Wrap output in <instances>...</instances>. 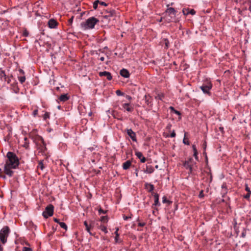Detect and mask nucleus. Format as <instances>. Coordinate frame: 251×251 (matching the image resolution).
I'll list each match as a JSON object with an SVG mask.
<instances>
[{"label": "nucleus", "mask_w": 251, "mask_h": 251, "mask_svg": "<svg viewBox=\"0 0 251 251\" xmlns=\"http://www.w3.org/2000/svg\"><path fill=\"white\" fill-rule=\"evenodd\" d=\"M7 159L4 167V172L9 176H12L13 174V169H16L19 165L20 162L18 157L15 153L9 151L7 153Z\"/></svg>", "instance_id": "obj_1"}, {"label": "nucleus", "mask_w": 251, "mask_h": 251, "mask_svg": "<svg viewBox=\"0 0 251 251\" xmlns=\"http://www.w3.org/2000/svg\"><path fill=\"white\" fill-rule=\"evenodd\" d=\"M99 22L97 18L92 17L88 18L86 21L80 24V27L83 30L90 29L94 28L96 24Z\"/></svg>", "instance_id": "obj_2"}, {"label": "nucleus", "mask_w": 251, "mask_h": 251, "mask_svg": "<svg viewBox=\"0 0 251 251\" xmlns=\"http://www.w3.org/2000/svg\"><path fill=\"white\" fill-rule=\"evenodd\" d=\"M176 13V12L174 8H168L166 11V16H165L164 19L168 23L173 22L175 19Z\"/></svg>", "instance_id": "obj_3"}, {"label": "nucleus", "mask_w": 251, "mask_h": 251, "mask_svg": "<svg viewBox=\"0 0 251 251\" xmlns=\"http://www.w3.org/2000/svg\"><path fill=\"white\" fill-rule=\"evenodd\" d=\"M9 234V228L8 226H4L0 231V241L4 244Z\"/></svg>", "instance_id": "obj_4"}, {"label": "nucleus", "mask_w": 251, "mask_h": 251, "mask_svg": "<svg viewBox=\"0 0 251 251\" xmlns=\"http://www.w3.org/2000/svg\"><path fill=\"white\" fill-rule=\"evenodd\" d=\"M54 207L52 204L48 205L45 210L43 212V216L45 218H48L49 217L52 216L53 214Z\"/></svg>", "instance_id": "obj_5"}, {"label": "nucleus", "mask_w": 251, "mask_h": 251, "mask_svg": "<svg viewBox=\"0 0 251 251\" xmlns=\"http://www.w3.org/2000/svg\"><path fill=\"white\" fill-rule=\"evenodd\" d=\"M195 164L196 163L194 162L193 159L192 158H190L188 160L184 162L183 166L185 169L189 170L190 173H192L193 172V167Z\"/></svg>", "instance_id": "obj_6"}, {"label": "nucleus", "mask_w": 251, "mask_h": 251, "mask_svg": "<svg viewBox=\"0 0 251 251\" xmlns=\"http://www.w3.org/2000/svg\"><path fill=\"white\" fill-rule=\"evenodd\" d=\"M212 85L209 81H207L203 83V85L200 87L201 89L205 94H209L210 90L212 88Z\"/></svg>", "instance_id": "obj_7"}, {"label": "nucleus", "mask_w": 251, "mask_h": 251, "mask_svg": "<svg viewBox=\"0 0 251 251\" xmlns=\"http://www.w3.org/2000/svg\"><path fill=\"white\" fill-rule=\"evenodd\" d=\"M100 76H105L108 80H111L112 79V76L110 73L106 71L100 72L99 73Z\"/></svg>", "instance_id": "obj_8"}, {"label": "nucleus", "mask_w": 251, "mask_h": 251, "mask_svg": "<svg viewBox=\"0 0 251 251\" xmlns=\"http://www.w3.org/2000/svg\"><path fill=\"white\" fill-rule=\"evenodd\" d=\"M126 133L133 141L136 142L137 141L136 134L131 129H127Z\"/></svg>", "instance_id": "obj_9"}, {"label": "nucleus", "mask_w": 251, "mask_h": 251, "mask_svg": "<svg viewBox=\"0 0 251 251\" xmlns=\"http://www.w3.org/2000/svg\"><path fill=\"white\" fill-rule=\"evenodd\" d=\"M123 108L128 112H132L133 110V107L131 106L129 103H125L122 104Z\"/></svg>", "instance_id": "obj_10"}, {"label": "nucleus", "mask_w": 251, "mask_h": 251, "mask_svg": "<svg viewBox=\"0 0 251 251\" xmlns=\"http://www.w3.org/2000/svg\"><path fill=\"white\" fill-rule=\"evenodd\" d=\"M135 155L138 158L140 159V161L141 162L144 163L146 161V158L143 156V154L141 152L136 151L135 152Z\"/></svg>", "instance_id": "obj_11"}, {"label": "nucleus", "mask_w": 251, "mask_h": 251, "mask_svg": "<svg viewBox=\"0 0 251 251\" xmlns=\"http://www.w3.org/2000/svg\"><path fill=\"white\" fill-rule=\"evenodd\" d=\"M120 75L125 78H128L129 76V73L128 71L125 69H123L121 70Z\"/></svg>", "instance_id": "obj_12"}, {"label": "nucleus", "mask_w": 251, "mask_h": 251, "mask_svg": "<svg viewBox=\"0 0 251 251\" xmlns=\"http://www.w3.org/2000/svg\"><path fill=\"white\" fill-rule=\"evenodd\" d=\"M48 25L50 28H54L57 25V22L54 19H50L48 22Z\"/></svg>", "instance_id": "obj_13"}, {"label": "nucleus", "mask_w": 251, "mask_h": 251, "mask_svg": "<svg viewBox=\"0 0 251 251\" xmlns=\"http://www.w3.org/2000/svg\"><path fill=\"white\" fill-rule=\"evenodd\" d=\"M183 13L184 15H188L189 14L191 15H194L196 13L194 9H186L183 10Z\"/></svg>", "instance_id": "obj_14"}, {"label": "nucleus", "mask_w": 251, "mask_h": 251, "mask_svg": "<svg viewBox=\"0 0 251 251\" xmlns=\"http://www.w3.org/2000/svg\"><path fill=\"white\" fill-rule=\"evenodd\" d=\"M0 78L1 80L6 81V75L5 72L0 69Z\"/></svg>", "instance_id": "obj_15"}, {"label": "nucleus", "mask_w": 251, "mask_h": 251, "mask_svg": "<svg viewBox=\"0 0 251 251\" xmlns=\"http://www.w3.org/2000/svg\"><path fill=\"white\" fill-rule=\"evenodd\" d=\"M115 14V11L114 10H110L107 12V14L104 16V17L108 18L110 17H113Z\"/></svg>", "instance_id": "obj_16"}, {"label": "nucleus", "mask_w": 251, "mask_h": 251, "mask_svg": "<svg viewBox=\"0 0 251 251\" xmlns=\"http://www.w3.org/2000/svg\"><path fill=\"white\" fill-rule=\"evenodd\" d=\"M69 96H68V95L67 94H63V95H61L60 97H59V100L61 101H67V100H69Z\"/></svg>", "instance_id": "obj_17"}, {"label": "nucleus", "mask_w": 251, "mask_h": 251, "mask_svg": "<svg viewBox=\"0 0 251 251\" xmlns=\"http://www.w3.org/2000/svg\"><path fill=\"white\" fill-rule=\"evenodd\" d=\"M153 171L154 169L151 165H147L146 167V169L145 171V172L146 173L151 174L153 173Z\"/></svg>", "instance_id": "obj_18"}, {"label": "nucleus", "mask_w": 251, "mask_h": 251, "mask_svg": "<svg viewBox=\"0 0 251 251\" xmlns=\"http://www.w3.org/2000/svg\"><path fill=\"white\" fill-rule=\"evenodd\" d=\"M131 165V162L129 160H127L123 163V168L124 170H127L128 169Z\"/></svg>", "instance_id": "obj_19"}, {"label": "nucleus", "mask_w": 251, "mask_h": 251, "mask_svg": "<svg viewBox=\"0 0 251 251\" xmlns=\"http://www.w3.org/2000/svg\"><path fill=\"white\" fill-rule=\"evenodd\" d=\"M154 205H160V203L159 202V195L158 194H155L154 195Z\"/></svg>", "instance_id": "obj_20"}, {"label": "nucleus", "mask_w": 251, "mask_h": 251, "mask_svg": "<svg viewBox=\"0 0 251 251\" xmlns=\"http://www.w3.org/2000/svg\"><path fill=\"white\" fill-rule=\"evenodd\" d=\"M118 230H119V228L117 227L116 228V231L115 232V234L116 235V236L115 237V241L116 243L120 242V241H119V234L118 233Z\"/></svg>", "instance_id": "obj_21"}, {"label": "nucleus", "mask_w": 251, "mask_h": 251, "mask_svg": "<svg viewBox=\"0 0 251 251\" xmlns=\"http://www.w3.org/2000/svg\"><path fill=\"white\" fill-rule=\"evenodd\" d=\"M246 190L247 191H248L247 192V194H246L245 196H244V198L246 199H249V198L250 197V195L251 194V191H250V188L248 187H246Z\"/></svg>", "instance_id": "obj_22"}, {"label": "nucleus", "mask_w": 251, "mask_h": 251, "mask_svg": "<svg viewBox=\"0 0 251 251\" xmlns=\"http://www.w3.org/2000/svg\"><path fill=\"white\" fill-rule=\"evenodd\" d=\"M25 143L23 144V146L25 149H27L29 147V142L28 141L27 138L26 137L24 138Z\"/></svg>", "instance_id": "obj_23"}, {"label": "nucleus", "mask_w": 251, "mask_h": 251, "mask_svg": "<svg viewBox=\"0 0 251 251\" xmlns=\"http://www.w3.org/2000/svg\"><path fill=\"white\" fill-rule=\"evenodd\" d=\"M84 224L85 226L86 230L91 234V233L90 232V228H91L90 226L88 225V224H87L86 221H85L84 222Z\"/></svg>", "instance_id": "obj_24"}, {"label": "nucleus", "mask_w": 251, "mask_h": 251, "mask_svg": "<svg viewBox=\"0 0 251 251\" xmlns=\"http://www.w3.org/2000/svg\"><path fill=\"white\" fill-rule=\"evenodd\" d=\"M162 202L163 203H167L168 204L172 203V201L168 200L165 196L162 198Z\"/></svg>", "instance_id": "obj_25"}, {"label": "nucleus", "mask_w": 251, "mask_h": 251, "mask_svg": "<svg viewBox=\"0 0 251 251\" xmlns=\"http://www.w3.org/2000/svg\"><path fill=\"white\" fill-rule=\"evenodd\" d=\"M38 167L41 170H43L44 169V164H43V162L42 160L39 161Z\"/></svg>", "instance_id": "obj_26"}, {"label": "nucleus", "mask_w": 251, "mask_h": 251, "mask_svg": "<svg viewBox=\"0 0 251 251\" xmlns=\"http://www.w3.org/2000/svg\"><path fill=\"white\" fill-rule=\"evenodd\" d=\"M60 226L65 230L67 229V226L66 224L64 222L59 223Z\"/></svg>", "instance_id": "obj_27"}, {"label": "nucleus", "mask_w": 251, "mask_h": 251, "mask_svg": "<svg viewBox=\"0 0 251 251\" xmlns=\"http://www.w3.org/2000/svg\"><path fill=\"white\" fill-rule=\"evenodd\" d=\"M18 80L21 83H23L25 80V76H18Z\"/></svg>", "instance_id": "obj_28"}, {"label": "nucleus", "mask_w": 251, "mask_h": 251, "mask_svg": "<svg viewBox=\"0 0 251 251\" xmlns=\"http://www.w3.org/2000/svg\"><path fill=\"white\" fill-rule=\"evenodd\" d=\"M100 221L102 222H107L108 221V218L106 216H101Z\"/></svg>", "instance_id": "obj_29"}, {"label": "nucleus", "mask_w": 251, "mask_h": 251, "mask_svg": "<svg viewBox=\"0 0 251 251\" xmlns=\"http://www.w3.org/2000/svg\"><path fill=\"white\" fill-rule=\"evenodd\" d=\"M50 118V113L46 112L43 115V119L44 120H46L47 119Z\"/></svg>", "instance_id": "obj_30"}, {"label": "nucleus", "mask_w": 251, "mask_h": 251, "mask_svg": "<svg viewBox=\"0 0 251 251\" xmlns=\"http://www.w3.org/2000/svg\"><path fill=\"white\" fill-rule=\"evenodd\" d=\"M100 229L102 231H103L104 233H107V228L106 227V226H102L101 225L100 226Z\"/></svg>", "instance_id": "obj_31"}, {"label": "nucleus", "mask_w": 251, "mask_h": 251, "mask_svg": "<svg viewBox=\"0 0 251 251\" xmlns=\"http://www.w3.org/2000/svg\"><path fill=\"white\" fill-rule=\"evenodd\" d=\"M98 2H100V1L99 0H96L94 3H93V8L95 9H96L98 7Z\"/></svg>", "instance_id": "obj_32"}, {"label": "nucleus", "mask_w": 251, "mask_h": 251, "mask_svg": "<svg viewBox=\"0 0 251 251\" xmlns=\"http://www.w3.org/2000/svg\"><path fill=\"white\" fill-rule=\"evenodd\" d=\"M154 190V186L152 184H149L148 190L149 192H152Z\"/></svg>", "instance_id": "obj_33"}, {"label": "nucleus", "mask_w": 251, "mask_h": 251, "mask_svg": "<svg viewBox=\"0 0 251 251\" xmlns=\"http://www.w3.org/2000/svg\"><path fill=\"white\" fill-rule=\"evenodd\" d=\"M170 109L172 111H173L174 112V113H176V114H177L178 115H180V113L178 111H177V110H175L174 107L171 106V107H170Z\"/></svg>", "instance_id": "obj_34"}, {"label": "nucleus", "mask_w": 251, "mask_h": 251, "mask_svg": "<svg viewBox=\"0 0 251 251\" xmlns=\"http://www.w3.org/2000/svg\"><path fill=\"white\" fill-rule=\"evenodd\" d=\"M164 43H165L166 47L167 48H168L169 47V42L168 40L167 39H164Z\"/></svg>", "instance_id": "obj_35"}, {"label": "nucleus", "mask_w": 251, "mask_h": 251, "mask_svg": "<svg viewBox=\"0 0 251 251\" xmlns=\"http://www.w3.org/2000/svg\"><path fill=\"white\" fill-rule=\"evenodd\" d=\"M183 142L184 144H186V145H189V142L188 140H187L185 138V136H184V138L183 140Z\"/></svg>", "instance_id": "obj_36"}, {"label": "nucleus", "mask_w": 251, "mask_h": 251, "mask_svg": "<svg viewBox=\"0 0 251 251\" xmlns=\"http://www.w3.org/2000/svg\"><path fill=\"white\" fill-rule=\"evenodd\" d=\"M116 94L117 96H122L123 95V93H122L120 90H118L116 91Z\"/></svg>", "instance_id": "obj_37"}, {"label": "nucleus", "mask_w": 251, "mask_h": 251, "mask_svg": "<svg viewBox=\"0 0 251 251\" xmlns=\"http://www.w3.org/2000/svg\"><path fill=\"white\" fill-rule=\"evenodd\" d=\"M23 251H32L31 249L28 247H24L23 249Z\"/></svg>", "instance_id": "obj_38"}, {"label": "nucleus", "mask_w": 251, "mask_h": 251, "mask_svg": "<svg viewBox=\"0 0 251 251\" xmlns=\"http://www.w3.org/2000/svg\"><path fill=\"white\" fill-rule=\"evenodd\" d=\"M144 98H145V100L146 102L147 103V104H149V97H148L147 96L145 95Z\"/></svg>", "instance_id": "obj_39"}, {"label": "nucleus", "mask_w": 251, "mask_h": 251, "mask_svg": "<svg viewBox=\"0 0 251 251\" xmlns=\"http://www.w3.org/2000/svg\"><path fill=\"white\" fill-rule=\"evenodd\" d=\"M99 3L101 5H103V6H107V4L105 2H103V1H100V2H98V4Z\"/></svg>", "instance_id": "obj_40"}, {"label": "nucleus", "mask_w": 251, "mask_h": 251, "mask_svg": "<svg viewBox=\"0 0 251 251\" xmlns=\"http://www.w3.org/2000/svg\"><path fill=\"white\" fill-rule=\"evenodd\" d=\"M74 16H72L68 21L70 24H72L73 21Z\"/></svg>", "instance_id": "obj_41"}, {"label": "nucleus", "mask_w": 251, "mask_h": 251, "mask_svg": "<svg viewBox=\"0 0 251 251\" xmlns=\"http://www.w3.org/2000/svg\"><path fill=\"white\" fill-rule=\"evenodd\" d=\"M38 114V110L37 109H35L33 111V115L34 116H35L37 115Z\"/></svg>", "instance_id": "obj_42"}, {"label": "nucleus", "mask_w": 251, "mask_h": 251, "mask_svg": "<svg viewBox=\"0 0 251 251\" xmlns=\"http://www.w3.org/2000/svg\"><path fill=\"white\" fill-rule=\"evenodd\" d=\"M176 136V133L175 132V130H173L172 133L171 134L170 137H175Z\"/></svg>", "instance_id": "obj_43"}, {"label": "nucleus", "mask_w": 251, "mask_h": 251, "mask_svg": "<svg viewBox=\"0 0 251 251\" xmlns=\"http://www.w3.org/2000/svg\"><path fill=\"white\" fill-rule=\"evenodd\" d=\"M194 156L196 160L198 159V152H194Z\"/></svg>", "instance_id": "obj_44"}, {"label": "nucleus", "mask_w": 251, "mask_h": 251, "mask_svg": "<svg viewBox=\"0 0 251 251\" xmlns=\"http://www.w3.org/2000/svg\"><path fill=\"white\" fill-rule=\"evenodd\" d=\"M40 140H41V142L43 143V146H44V148H45V149H46V145H45V143H44V141L43 139L42 138H41H41H40Z\"/></svg>", "instance_id": "obj_45"}, {"label": "nucleus", "mask_w": 251, "mask_h": 251, "mask_svg": "<svg viewBox=\"0 0 251 251\" xmlns=\"http://www.w3.org/2000/svg\"><path fill=\"white\" fill-rule=\"evenodd\" d=\"M192 148H193V150L194 152H198L197 150V149H196V146L195 145H193L192 146Z\"/></svg>", "instance_id": "obj_46"}, {"label": "nucleus", "mask_w": 251, "mask_h": 251, "mask_svg": "<svg viewBox=\"0 0 251 251\" xmlns=\"http://www.w3.org/2000/svg\"><path fill=\"white\" fill-rule=\"evenodd\" d=\"M2 170L0 168V177L5 178V176H4L2 175Z\"/></svg>", "instance_id": "obj_47"}, {"label": "nucleus", "mask_w": 251, "mask_h": 251, "mask_svg": "<svg viewBox=\"0 0 251 251\" xmlns=\"http://www.w3.org/2000/svg\"><path fill=\"white\" fill-rule=\"evenodd\" d=\"M203 197V191H201L199 194V197L202 198Z\"/></svg>", "instance_id": "obj_48"}, {"label": "nucleus", "mask_w": 251, "mask_h": 251, "mask_svg": "<svg viewBox=\"0 0 251 251\" xmlns=\"http://www.w3.org/2000/svg\"><path fill=\"white\" fill-rule=\"evenodd\" d=\"M99 212L100 214H101V213H105V212L102 209H101V208H100L99 210Z\"/></svg>", "instance_id": "obj_49"}, {"label": "nucleus", "mask_w": 251, "mask_h": 251, "mask_svg": "<svg viewBox=\"0 0 251 251\" xmlns=\"http://www.w3.org/2000/svg\"><path fill=\"white\" fill-rule=\"evenodd\" d=\"M54 221L59 224V223H61L59 222V220L57 218H54Z\"/></svg>", "instance_id": "obj_50"}, {"label": "nucleus", "mask_w": 251, "mask_h": 251, "mask_svg": "<svg viewBox=\"0 0 251 251\" xmlns=\"http://www.w3.org/2000/svg\"><path fill=\"white\" fill-rule=\"evenodd\" d=\"M126 98L129 100H131V97L129 95H126Z\"/></svg>", "instance_id": "obj_51"}, {"label": "nucleus", "mask_w": 251, "mask_h": 251, "mask_svg": "<svg viewBox=\"0 0 251 251\" xmlns=\"http://www.w3.org/2000/svg\"><path fill=\"white\" fill-rule=\"evenodd\" d=\"M99 59L101 61H103L104 60V56H100Z\"/></svg>", "instance_id": "obj_52"}, {"label": "nucleus", "mask_w": 251, "mask_h": 251, "mask_svg": "<svg viewBox=\"0 0 251 251\" xmlns=\"http://www.w3.org/2000/svg\"><path fill=\"white\" fill-rule=\"evenodd\" d=\"M19 71V72L20 73H21L22 74H24V71L23 70L20 69Z\"/></svg>", "instance_id": "obj_53"}, {"label": "nucleus", "mask_w": 251, "mask_h": 251, "mask_svg": "<svg viewBox=\"0 0 251 251\" xmlns=\"http://www.w3.org/2000/svg\"><path fill=\"white\" fill-rule=\"evenodd\" d=\"M139 225L141 226H143L145 225L144 223H139Z\"/></svg>", "instance_id": "obj_54"}, {"label": "nucleus", "mask_w": 251, "mask_h": 251, "mask_svg": "<svg viewBox=\"0 0 251 251\" xmlns=\"http://www.w3.org/2000/svg\"><path fill=\"white\" fill-rule=\"evenodd\" d=\"M171 127V125H168V126H167V128L168 129H170Z\"/></svg>", "instance_id": "obj_55"}, {"label": "nucleus", "mask_w": 251, "mask_h": 251, "mask_svg": "<svg viewBox=\"0 0 251 251\" xmlns=\"http://www.w3.org/2000/svg\"><path fill=\"white\" fill-rule=\"evenodd\" d=\"M128 219V217L127 216H124V219L125 220H127Z\"/></svg>", "instance_id": "obj_56"}, {"label": "nucleus", "mask_w": 251, "mask_h": 251, "mask_svg": "<svg viewBox=\"0 0 251 251\" xmlns=\"http://www.w3.org/2000/svg\"><path fill=\"white\" fill-rule=\"evenodd\" d=\"M203 148H204V149H205L206 147V143H205V142L203 144Z\"/></svg>", "instance_id": "obj_57"}, {"label": "nucleus", "mask_w": 251, "mask_h": 251, "mask_svg": "<svg viewBox=\"0 0 251 251\" xmlns=\"http://www.w3.org/2000/svg\"><path fill=\"white\" fill-rule=\"evenodd\" d=\"M24 35L25 36H28V33H27L26 32H25L24 33Z\"/></svg>", "instance_id": "obj_58"}, {"label": "nucleus", "mask_w": 251, "mask_h": 251, "mask_svg": "<svg viewBox=\"0 0 251 251\" xmlns=\"http://www.w3.org/2000/svg\"><path fill=\"white\" fill-rule=\"evenodd\" d=\"M6 81H7V83H9L10 82V79H6Z\"/></svg>", "instance_id": "obj_59"}, {"label": "nucleus", "mask_w": 251, "mask_h": 251, "mask_svg": "<svg viewBox=\"0 0 251 251\" xmlns=\"http://www.w3.org/2000/svg\"><path fill=\"white\" fill-rule=\"evenodd\" d=\"M0 251H3V248L2 246L0 245Z\"/></svg>", "instance_id": "obj_60"}, {"label": "nucleus", "mask_w": 251, "mask_h": 251, "mask_svg": "<svg viewBox=\"0 0 251 251\" xmlns=\"http://www.w3.org/2000/svg\"><path fill=\"white\" fill-rule=\"evenodd\" d=\"M249 10L251 12V4L249 6Z\"/></svg>", "instance_id": "obj_61"}, {"label": "nucleus", "mask_w": 251, "mask_h": 251, "mask_svg": "<svg viewBox=\"0 0 251 251\" xmlns=\"http://www.w3.org/2000/svg\"><path fill=\"white\" fill-rule=\"evenodd\" d=\"M136 176H138V174H137V173H136Z\"/></svg>", "instance_id": "obj_62"}, {"label": "nucleus", "mask_w": 251, "mask_h": 251, "mask_svg": "<svg viewBox=\"0 0 251 251\" xmlns=\"http://www.w3.org/2000/svg\"><path fill=\"white\" fill-rule=\"evenodd\" d=\"M162 20V19H161L160 20H159V21L161 22Z\"/></svg>", "instance_id": "obj_63"}]
</instances>
